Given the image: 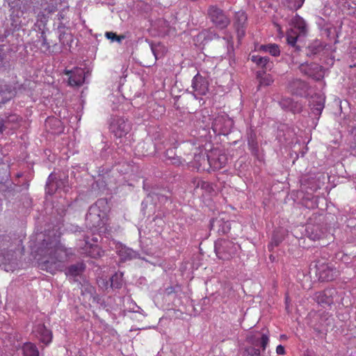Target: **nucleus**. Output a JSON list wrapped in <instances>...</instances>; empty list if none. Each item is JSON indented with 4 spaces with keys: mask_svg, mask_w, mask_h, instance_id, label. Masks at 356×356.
<instances>
[{
    "mask_svg": "<svg viewBox=\"0 0 356 356\" xmlns=\"http://www.w3.org/2000/svg\"><path fill=\"white\" fill-rule=\"evenodd\" d=\"M236 19L237 21V32L238 37L244 35L243 25L247 20V16L243 12H238L236 14Z\"/></svg>",
    "mask_w": 356,
    "mask_h": 356,
    "instance_id": "4be33fe9",
    "label": "nucleus"
},
{
    "mask_svg": "<svg viewBox=\"0 0 356 356\" xmlns=\"http://www.w3.org/2000/svg\"><path fill=\"white\" fill-rule=\"evenodd\" d=\"M109 245L111 248L115 249L117 254L120 257V259L123 261L131 260L134 258H136L137 256L136 252L123 245L120 243H115V241H112V243H110Z\"/></svg>",
    "mask_w": 356,
    "mask_h": 356,
    "instance_id": "2eb2a0df",
    "label": "nucleus"
},
{
    "mask_svg": "<svg viewBox=\"0 0 356 356\" xmlns=\"http://www.w3.org/2000/svg\"><path fill=\"white\" fill-rule=\"evenodd\" d=\"M17 264L15 261L12 260L10 264H2L0 265V267L3 269L4 270L9 272V271H13L15 269Z\"/></svg>",
    "mask_w": 356,
    "mask_h": 356,
    "instance_id": "473e14b6",
    "label": "nucleus"
},
{
    "mask_svg": "<svg viewBox=\"0 0 356 356\" xmlns=\"http://www.w3.org/2000/svg\"><path fill=\"white\" fill-rule=\"evenodd\" d=\"M91 241L93 243L90 242L89 237H86L84 239V246L81 247L83 249V253H85L93 258L102 257L104 255V251L97 244L98 241L97 237H93L91 238Z\"/></svg>",
    "mask_w": 356,
    "mask_h": 356,
    "instance_id": "ddd939ff",
    "label": "nucleus"
},
{
    "mask_svg": "<svg viewBox=\"0 0 356 356\" xmlns=\"http://www.w3.org/2000/svg\"><path fill=\"white\" fill-rule=\"evenodd\" d=\"M260 85L261 86H270L273 82V79L270 75H266L260 79Z\"/></svg>",
    "mask_w": 356,
    "mask_h": 356,
    "instance_id": "72a5a7b5",
    "label": "nucleus"
},
{
    "mask_svg": "<svg viewBox=\"0 0 356 356\" xmlns=\"http://www.w3.org/2000/svg\"><path fill=\"white\" fill-rule=\"evenodd\" d=\"M3 124L1 121H0V134L3 132Z\"/></svg>",
    "mask_w": 356,
    "mask_h": 356,
    "instance_id": "ea45409f",
    "label": "nucleus"
},
{
    "mask_svg": "<svg viewBox=\"0 0 356 356\" xmlns=\"http://www.w3.org/2000/svg\"><path fill=\"white\" fill-rule=\"evenodd\" d=\"M306 88V84L305 82L296 79L290 85V90L291 92L296 95H302V91Z\"/></svg>",
    "mask_w": 356,
    "mask_h": 356,
    "instance_id": "393cba45",
    "label": "nucleus"
},
{
    "mask_svg": "<svg viewBox=\"0 0 356 356\" xmlns=\"http://www.w3.org/2000/svg\"><path fill=\"white\" fill-rule=\"evenodd\" d=\"M47 252L49 257L40 263V269L51 274L61 270L63 264L69 256L67 250L62 245L56 243L47 248Z\"/></svg>",
    "mask_w": 356,
    "mask_h": 356,
    "instance_id": "f03ea898",
    "label": "nucleus"
},
{
    "mask_svg": "<svg viewBox=\"0 0 356 356\" xmlns=\"http://www.w3.org/2000/svg\"><path fill=\"white\" fill-rule=\"evenodd\" d=\"M52 120H54L53 119H49L48 122H51Z\"/></svg>",
    "mask_w": 356,
    "mask_h": 356,
    "instance_id": "a18cd8bd",
    "label": "nucleus"
},
{
    "mask_svg": "<svg viewBox=\"0 0 356 356\" xmlns=\"http://www.w3.org/2000/svg\"><path fill=\"white\" fill-rule=\"evenodd\" d=\"M291 24L294 29H297L298 33L291 29L287 32L286 40L289 44L294 46L297 42L298 38L301 35H305L307 31V25L305 20L296 15L291 20Z\"/></svg>",
    "mask_w": 356,
    "mask_h": 356,
    "instance_id": "423d86ee",
    "label": "nucleus"
},
{
    "mask_svg": "<svg viewBox=\"0 0 356 356\" xmlns=\"http://www.w3.org/2000/svg\"><path fill=\"white\" fill-rule=\"evenodd\" d=\"M281 106L285 109H289L293 113L299 112L301 110V105L298 102H294L291 98H284L280 102Z\"/></svg>",
    "mask_w": 356,
    "mask_h": 356,
    "instance_id": "aec40b11",
    "label": "nucleus"
},
{
    "mask_svg": "<svg viewBox=\"0 0 356 356\" xmlns=\"http://www.w3.org/2000/svg\"><path fill=\"white\" fill-rule=\"evenodd\" d=\"M248 339L252 346L245 348L243 356H261L260 350L256 347L260 346L264 350L269 342L268 335L259 332L248 337Z\"/></svg>",
    "mask_w": 356,
    "mask_h": 356,
    "instance_id": "7ed1b4c3",
    "label": "nucleus"
},
{
    "mask_svg": "<svg viewBox=\"0 0 356 356\" xmlns=\"http://www.w3.org/2000/svg\"><path fill=\"white\" fill-rule=\"evenodd\" d=\"M64 73L68 76V83L70 86H79L83 83L86 78L83 68L74 67L73 70H65Z\"/></svg>",
    "mask_w": 356,
    "mask_h": 356,
    "instance_id": "4468645a",
    "label": "nucleus"
},
{
    "mask_svg": "<svg viewBox=\"0 0 356 356\" xmlns=\"http://www.w3.org/2000/svg\"><path fill=\"white\" fill-rule=\"evenodd\" d=\"M277 26V31L280 33H282V31H281V26L280 25H276Z\"/></svg>",
    "mask_w": 356,
    "mask_h": 356,
    "instance_id": "a19ab883",
    "label": "nucleus"
},
{
    "mask_svg": "<svg viewBox=\"0 0 356 356\" xmlns=\"http://www.w3.org/2000/svg\"><path fill=\"white\" fill-rule=\"evenodd\" d=\"M211 227L218 226V232L222 234H225L230 230V223L228 221L224 222L220 220H213L211 222Z\"/></svg>",
    "mask_w": 356,
    "mask_h": 356,
    "instance_id": "5701e85b",
    "label": "nucleus"
},
{
    "mask_svg": "<svg viewBox=\"0 0 356 356\" xmlns=\"http://www.w3.org/2000/svg\"><path fill=\"white\" fill-rule=\"evenodd\" d=\"M195 181H197V188L200 187L201 188H206L209 186V183L204 181L197 179L195 180Z\"/></svg>",
    "mask_w": 356,
    "mask_h": 356,
    "instance_id": "c9c22d12",
    "label": "nucleus"
},
{
    "mask_svg": "<svg viewBox=\"0 0 356 356\" xmlns=\"http://www.w3.org/2000/svg\"><path fill=\"white\" fill-rule=\"evenodd\" d=\"M240 245L228 240H219L215 243V252L217 257L223 260H229L236 255Z\"/></svg>",
    "mask_w": 356,
    "mask_h": 356,
    "instance_id": "20e7f679",
    "label": "nucleus"
},
{
    "mask_svg": "<svg viewBox=\"0 0 356 356\" xmlns=\"http://www.w3.org/2000/svg\"><path fill=\"white\" fill-rule=\"evenodd\" d=\"M281 338H282V339H286V337L285 335H281Z\"/></svg>",
    "mask_w": 356,
    "mask_h": 356,
    "instance_id": "37998d69",
    "label": "nucleus"
},
{
    "mask_svg": "<svg viewBox=\"0 0 356 356\" xmlns=\"http://www.w3.org/2000/svg\"><path fill=\"white\" fill-rule=\"evenodd\" d=\"M105 36L106 37V38L111 40L112 42L116 41L118 43H121L122 40L125 38L124 35H117L113 32H106Z\"/></svg>",
    "mask_w": 356,
    "mask_h": 356,
    "instance_id": "2f4dec72",
    "label": "nucleus"
},
{
    "mask_svg": "<svg viewBox=\"0 0 356 356\" xmlns=\"http://www.w3.org/2000/svg\"><path fill=\"white\" fill-rule=\"evenodd\" d=\"M305 0H286V6L292 10H297L303 5Z\"/></svg>",
    "mask_w": 356,
    "mask_h": 356,
    "instance_id": "c756f323",
    "label": "nucleus"
},
{
    "mask_svg": "<svg viewBox=\"0 0 356 356\" xmlns=\"http://www.w3.org/2000/svg\"><path fill=\"white\" fill-rule=\"evenodd\" d=\"M325 104V98L321 95H316L312 97L310 106L312 111L315 115H320Z\"/></svg>",
    "mask_w": 356,
    "mask_h": 356,
    "instance_id": "a211bd4d",
    "label": "nucleus"
},
{
    "mask_svg": "<svg viewBox=\"0 0 356 356\" xmlns=\"http://www.w3.org/2000/svg\"><path fill=\"white\" fill-rule=\"evenodd\" d=\"M24 356H39L36 346L31 343H26L23 346Z\"/></svg>",
    "mask_w": 356,
    "mask_h": 356,
    "instance_id": "bb28decb",
    "label": "nucleus"
},
{
    "mask_svg": "<svg viewBox=\"0 0 356 356\" xmlns=\"http://www.w3.org/2000/svg\"><path fill=\"white\" fill-rule=\"evenodd\" d=\"M152 52H153L154 55L155 56V57L156 58V54H155L154 49V48H153L152 47Z\"/></svg>",
    "mask_w": 356,
    "mask_h": 356,
    "instance_id": "79ce46f5",
    "label": "nucleus"
},
{
    "mask_svg": "<svg viewBox=\"0 0 356 356\" xmlns=\"http://www.w3.org/2000/svg\"><path fill=\"white\" fill-rule=\"evenodd\" d=\"M337 291L336 289H327L323 291H319L314 294V299L318 305L322 306H329L334 302Z\"/></svg>",
    "mask_w": 356,
    "mask_h": 356,
    "instance_id": "f8f14e48",
    "label": "nucleus"
},
{
    "mask_svg": "<svg viewBox=\"0 0 356 356\" xmlns=\"http://www.w3.org/2000/svg\"><path fill=\"white\" fill-rule=\"evenodd\" d=\"M223 39L226 41L228 51L233 50V38L230 35H226Z\"/></svg>",
    "mask_w": 356,
    "mask_h": 356,
    "instance_id": "f704fd0d",
    "label": "nucleus"
},
{
    "mask_svg": "<svg viewBox=\"0 0 356 356\" xmlns=\"http://www.w3.org/2000/svg\"><path fill=\"white\" fill-rule=\"evenodd\" d=\"M35 337L43 343L48 344L51 341V332L46 328L42 324H38L34 326L33 330Z\"/></svg>",
    "mask_w": 356,
    "mask_h": 356,
    "instance_id": "f3484780",
    "label": "nucleus"
},
{
    "mask_svg": "<svg viewBox=\"0 0 356 356\" xmlns=\"http://www.w3.org/2000/svg\"><path fill=\"white\" fill-rule=\"evenodd\" d=\"M316 275L321 281H332L339 275L337 268L330 263L318 261L316 264Z\"/></svg>",
    "mask_w": 356,
    "mask_h": 356,
    "instance_id": "6e6552de",
    "label": "nucleus"
},
{
    "mask_svg": "<svg viewBox=\"0 0 356 356\" xmlns=\"http://www.w3.org/2000/svg\"><path fill=\"white\" fill-rule=\"evenodd\" d=\"M233 120L225 113L218 114L213 120L211 128L217 135H227L233 127Z\"/></svg>",
    "mask_w": 356,
    "mask_h": 356,
    "instance_id": "39448f33",
    "label": "nucleus"
},
{
    "mask_svg": "<svg viewBox=\"0 0 356 356\" xmlns=\"http://www.w3.org/2000/svg\"><path fill=\"white\" fill-rule=\"evenodd\" d=\"M300 70L308 76L316 79H319L323 76L321 67L316 64L302 65Z\"/></svg>",
    "mask_w": 356,
    "mask_h": 356,
    "instance_id": "6ab92c4d",
    "label": "nucleus"
},
{
    "mask_svg": "<svg viewBox=\"0 0 356 356\" xmlns=\"http://www.w3.org/2000/svg\"><path fill=\"white\" fill-rule=\"evenodd\" d=\"M15 95V93L13 90L6 89H0V108L7 102L10 100Z\"/></svg>",
    "mask_w": 356,
    "mask_h": 356,
    "instance_id": "a878e982",
    "label": "nucleus"
},
{
    "mask_svg": "<svg viewBox=\"0 0 356 356\" xmlns=\"http://www.w3.org/2000/svg\"><path fill=\"white\" fill-rule=\"evenodd\" d=\"M261 50L268 52L273 56H277L280 54L279 46L275 44H269L267 45H261L260 47Z\"/></svg>",
    "mask_w": 356,
    "mask_h": 356,
    "instance_id": "c85d7f7f",
    "label": "nucleus"
},
{
    "mask_svg": "<svg viewBox=\"0 0 356 356\" xmlns=\"http://www.w3.org/2000/svg\"><path fill=\"white\" fill-rule=\"evenodd\" d=\"M276 353L280 355H285L286 351L284 347L282 345H278L276 348Z\"/></svg>",
    "mask_w": 356,
    "mask_h": 356,
    "instance_id": "e433bc0d",
    "label": "nucleus"
},
{
    "mask_svg": "<svg viewBox=\"0 0 356 356\" xmlns=\"http://www.w3.org/2000/svg\"><path fill=\"white\" fill-rule=\"evenodd\" d=\"M84 268H85V266H84L83 264H82V263L76 264L70 266L67 269L65 274L67 276L76 277V276L81 275L82 273V272L83 271Z\"/></svg>",
    "mask_w": 356,
    "mask_h": 356,
    "instance_id": "b1692460",
    "label": "nucleus"
},
{
    "mask_svg": "<svg viewBox=\"0 0 356 356\" xmlns=\"http://www.w3.org/2000/svg\"><path fill=\"white\" fill-rule=\"evenodd\" d=\"M172 162L173 164H179L180 163L179 159H175V158L172 159Z\"/></svg>",
    "mask_w": 356,
    "mask_h": 356,
    "instance_id": "58836bf2",
    "label": "nucleus"
},
{
    "mask_svg": "<svg viewBox=\"0 0 356 356\" xmlns=\"http://www.w3.org/2000/svg\"><path fill=\"white\" fill-rule=\"evenodd\" d=\"M109 211V206L106 199L98 200L92 205L86 215V220L89 227L99 234L105 233L107 230L106 227Z\"/></svg>",
    "mask_w": 356,
    "mask_h": 356,
    "instance_id": "f257e3e1",
    "label": "nucleus"
},
{
    "mask_svg": "<svg viewBox=\"0 0 356 356\" xmlns=\"http://www.w3.org/2000/svg\"><path fill=\"white\" fill-rule=\"evenodd\" d=\"M13 119L15 118L16 117L15 115L11 116Z\"/></svg>",
    "mask_w": 356,
    "mask_h": 356,
    "instance_id": "c03bdc74",
    "label": "nucleus"
},
{
    "mask_svg": "<svg viewBox=\"0 0 356 356\" xmlns=\"http://www.w3.org/2000/svg\"><path fill=\"white\" fill-rule=\"evenodd\" d=\"M122 273H116L111 278V286L113 288H120L122 285Z\"/></svg>",
    "mask_w": 356,
    "mask_h": 356,
    "instance_id": "7c9ffc66",
    "label": "nucleus"
},
{
    "mask_svg": "<svg viewBox=\"0 0 356 356\" xmlns=\"http://www.w3.org/2000/svg\"><path fill=\"white\" fill-rule=\"evenodd\" d=\"M1 161H2V159H1V158H0V162H1Z\"/></svg>",
    "mask_w": 356,
    "mask_h": 356,
    "instance_id": "49530a36",
    "label": "nucleus"
},
{
    "mask_svg": "<svg viewBox=\"0 0 356 356\" xmlns=\"http://www.w3.org/2000/svg\"><path fill=\"white\" fill-rule=\"evenodd\" d=\"M110 129L118 138L126 136L131 130L130 123L121 117H113L110 124Z\"/></svg>",
    "mask_w": 356,
    "mask_h": 356,
    "instance_id": "1a4fd4ad",
    "label": "nucleus"
},
{
    "mask_svg": "<svg viewBox=\"0 0 356 356\" xmlns=\"http://www.w3.org/2000/svg\"><path fill=\"white\" fill-rule=\"evenodd\" d=\"M192 87L193 95L195 98H197L199 96L207 94L208 91V82L205 79L197 74L193 79Z\"/></svg>",
    "mask_w": 356,
    "mask_h": 356,
    "instance_id": "dca6fc26",
    "label": "nucleus"
},
{
    "mask_svg": "<svg viewBox=\"0 0 356 356\" xmlns=\"http://www.w3.org/2000/svg\"><path fill=\"white\" fill-rule=\"evenodd\" d=\"M208 16L211 21L218 29H225L230 23L229 17L219 8L215 6H211L207 11Z\"/></svg>",
    "mask_w": 356,
    "mask_h": 356,
    "instance_id": "0eeeda50",
    "label": "nucleus"
},
{
    "mask_svg": "<svg viewBox=\"0 0 356 356\" xmlns=\"http://www.w3.org/2000/svg\"><path fill=\"white\" fill-rule=\"evenodd\" d=\"M208 164L213 170L224 168L227 162V156L220 149H213L207 155Z\"/></svg>",
    "mask_w": 356,
    "mask_h": 356,
    "instance_id": "9d476101",
    "label": "nucleus"
},
{
    "mask_svg": "<svg viewBox=\"0 0 356 356\" xmlns=\"http://www.w3.org/2000/svg\"><path fill=\"white\" fill-rule=\"evenodd\" d=\"M216 38V35L210 30H204L196 36V41L200 44H205L209 40Z\"/></svg>",
    "mask_w": 356,
    "mask_h": 356,
    "instance_id": "412c9836",
    "label": "nucleus"
},
{
    "mask_svg": "<svg viewBox=\"0 0 356 356\" xmlns=\"http://www.w3.org/2000/svg\"><path fill=\"white\" fill-rule=\"evenodd\" d=\"M251 60L263 68L268 69V67L269 59L266 56L253 55L251 56Z\"/></svg>",
    "mask_w": 356,
    "mask_h": 356,
    "instance_id": "cd10ccee",
    "label": "nucleus"
},
{
    "mask_svg": "<svg viewBox=\"0 0 356 356\" xmlns=\"http://www.w3.org/2000/svg\"><path fill=\"white\" fill-rule=\"evenodd\" d=\"M207 155L203 148L196 149L194 152L193 160L191 161H188L186 163L197 171L205 170L208 164Z\"/></svg>",
    "mask_w": 356,
    "mask_h": 356,
    "instance_id": "9b49d317",
    "label": "nucleus"
},
{
    "mask_svg": "<svg viewBox=\"0 0 356 356\" xmlns=\"http://www.w3.org/2000/svg\"><path fill=\"white\" fill-rule=\"evenodd\" d=\"M54 180V175L53 174H51L49 177H48V179H47V189H48V193H49V190H50V187L52 185V183L51 181Z\"/></svg>",
    "mask_w": 356,
    "mask_h": 356,
    "instance_id": "4c0bfd02",
    "label": "nucleus"
}]
</instances>
